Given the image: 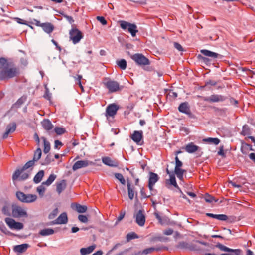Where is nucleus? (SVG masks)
Listing matches in <instances>:
<instances>
[{"mask_svg":"<svg viewBox=\"0 0 255 255\" xmlns=\"http://www.w3.org/2000/svg\"><path fill=\"white\" fill-rule=\"evenodd\" d=\"M163 249H167V248L163 247H158V248L151 247V248H147V249H145V250H144L142 252V253L146 255V254H150L152 252H153L154 251H160V250H162Z\"/></svg>","mask_w":255,"mask_h":255,"instance_id":"34","label":"nucleus"},{"mask_svg":"<svg viewBox=\"0 0 255 255\" xmlns=\"http://www.w3.org/2000/svg\"><path fill=\"white\" fill-rule=\"evenodd\" d=\"M44 185L42 184L37 188V191L39 193V194L42 196L45 191V188L44 186Z\"/></svg>","mask_w":255,"mask_h":255,"instance_id":"51","label":"nucleus"},{"mask_svg":"<svg viewBox=\"0 0 255 255\" xmlns=\"http://www.w3.org/2000/svg\"><path fill=\"white\" fill-rule=\"evenodd\" d=\"M200 52L204 55L209 57H205L201 55H199L198 56L200 59L202 60V61L206 64H210L211 63L212 60L211 58L216 59L218 58H221L222 57L220 54L215 52H212L208 50L203 49L201 50Z\"/></svg>","mask_w":255,"mask_h":255,"instance_id":"3","label":"nucleus"},{"mask_svg":"<svg viewBox=\"0 0 255 255\" xmlns=\"http://www.w3.org/2000/svg\"><path fill=\"white\" fill-rule=\"evenodd\" d=\"M116 63L118 66L122 70H125L127 68V61L124 59L117 60Z\"/></svg>","mask_w":255,"mask_h":255,"instance_id":"38","label":"nucleus"},{"mask_svg":"<svg viewBox=\"0 0 255 255\" xmlns=\"http://www.w3.org/2000/svg\"><path fill=\"white\" fill-rule=\"evenodd\" d=\"M103 83L110 93L120 91L123 87V86H120L118 82L112 80L109 78H105Z\"/></svg>","mask_w":255,"mask_h":255,"instance_id":"2","label":"nucleus"},{"mask_svg":"<svg viewBox=\"0 0 255 255\" xmlns=\"http://www.w3.org/2000/svg\"><path fill=\"white\" fill-rule=\"evenodd\" d=\"M18 69L15 67L7 66L0 71V79L5 80L13 78L18 74Z\"/></svg>","mask_w":255,"mask_h":255,"instance_id":"1","label":"nucleus"},{"mask_svg":"<svg viewBox=\"0 0 255 255\" xmlns=\"http://www.w3.org/2000/svg\"><path fill=\"white\" fill-rule=\"evenodd\" d=\"M37 199V196L34 194H25V203H31L35 201Z\"/></svg>","mask_w":255,"mask_h":255,"instance_id":"36","label":"nucleus"},{"mask_svg":"<svg viewBox=\"0 0 255 255\" xmlns=\"http://www.w3.org/2000/svg\"><path fill=\"white\" fill-rule=\"evenodd\" d=\"M174 47L177 49L179 51H183V48L182 46L178 43L177 42H174Z\"/></svg>","mask_w":255,"mask_h":255,"instance_id":"57","label":"nucleus"},{"mask_svg":"<svg viewBox=\"0 0 255 255\" xmlns=\"http://www.w3.org/2000/svg\"><path fill=\"white\" fill-rule=\"evenodd\" d=\"M120 27L124 30L128 29V32L131 34L132 37L135 36L138 32L137 26L135 24H132L126 21H121Z\"/></svg>","mask_w":255,"mask_h":255,"instance_id":"4","label":"nucleus"},{"mask_svg":"<svg viewBox=\"0 0 255 255\" xmlns=\"http://www.w3.org/2000/svg\"><path fill=\"white\" fill-rule=\"evenodd\" d=\"M137 238H138V236L134 232L128 233L127 235V239L128 241Z\"/></svg>","mask_w":255,"mask_h":255,"instance_id":"50","label":"nucleus"},{"mask_svg":"<svg viewBox=\"0 0 255 255\" xmlns=\"http://www.w3.org/2000/svg\"><path fill=\"white\" fill-rule=\"evenodd\" d=\"M44 172L43 170L39 171L34 176L33 181L35 183H39L44 176Z\"/></svg>","mask_w":255,"mask_h":255,"instance_id":"33","label":"nucleus"},{"mask_svg":"<svg viewBox=\"0 0 255 255\" xmlns=\"http://www.w3.org/2000/svg\"><path fill=\"white\" fill-rule=\"evenodd\" d=\"M216 84H217V82L215 81L212 80H207L205 82V86H207L209 85L214 86V85H216Z\"/></svg>","mask_w":255,"mask_h":255,"instance_id":"59","label":"nucleus"},{"mask_svg":"<svg viewBox=\"0 0 255 255\" xmlns=\"http://www.w3.org/2000/svg\"><path fill=\"white\" fill-rule=\"evenodd\" d=\"M16 195L19 200L22 202H24L25 194L22 192L18 191L16 192Z\"/></svg>","mask_w":255,"mask_h":255,"instance_id":"48","label":"nucleus"},{"mask_svg":"<svg viewBox=\"0 0 255 255\" xmlns=\"http://www.w3.org/2000/svg\"><path fill=\"white\" fill-rule=\"evenodd\" d=\"M68 222V217L66 213L63 212L55 220L52 221L50 225L66 224Z\"/></svg>","mask_w":255,"mask_h":255,"instance_id":"14","label":"nucleus"},{"mask_svg":"<svg viewBox=\"0 0 255 255\" xmlns=\"http://www.w3.org/2000/svg\"><path fill=\"white\" fill-rule=\"evenodd\" d=\"M41 139L43 141L44 143V148L43 152L44 153L47 154L49 152L50 150V144L48 141H47L45 137H42Z\"/></svg>","mask_w":255,"mask_h":255,"instance_id":"35","label":"nucleus"},{"mask_svg":"<svg viewBox=\"0 0 255 255\" xmlns=\"http://www.w3.org/2000/svg\"><path fill=\"white\" fill-rule=\"evenodd\" d=\"M54 231L51 228H45L41 230L39 234L42 236H46L53 234Z\"/></svg>","mask_w":255,"mask_h":255,"instance_id":"32","label":"nucleus"},{"mask_svg":"<svg viewBox=\"0 0 255 255\" xmlns=\"http://www.w3.org/2000/svg\"><path fill=\"white\" fill-rule=\"evenodd\" d=\"M118 109L119 107L115 104H111L109 105L106 108V117H114L116 114Z\"/></svg>","mask_w":255,"mask_h":255,"instance_id":"13","label":"nucleus"},{"mask_svg":"<svg viewBox=\"0 0 255 255\" xmlns=\"http://www.w3.org/2000/svg\"><path fill=\"white\" fill-rule=\"evenodd\" d=\"M56 178V176L54 174H52L49 176L46 181L42 182V184L49 186L55 180Z\"/></svg>","mask_w":255,"mask_h":255,"instance_id":"39","label":"nucleus"},{"mask_svg":"<svg viewBox=\"0 0 255 255\" xmlns=\"http://www.w3.org/2000/svg\"><path fill=\"white\" fill-rule=\"evenodd\" d=\"M89 165L88 160H79L76 162L72 166L73 171H76L79 169L86 167Z\"/></svg>","mask_w":255,"mask_h":255,"instance_id":"17","label":"nucleus"},{"mask_svg":"<svg viewBox=\"0 0 255 255\" xmlns=\"http://www.w3.org/2000/svg\"><path fill=\"white\" fill-rule=\"evenodd\" d=\"M232 254H226V253H223L221 254L220 255H239L241 253V250L239 249V251L238 252H232Z\"/></svg>","mask_w":255,"mask_h":255,"instance_id":"64","label":"nucleus"},{"mask_svg":"<svg viewBox=\"0 0 255 255\" xmlns=\"http://www.w3.org/2000/svg\"><path fill=\"white\" fill-rule=\"evenodd\" d=\"M28 247V245L27 244L16 245L14 247L13 250L15 252L22 253L26 251Z\"/></svg>","mask_w":255,"mask_h":255,"instance_id":"26","label":"nucleus"},{"mask_svg":"<svg viewBox=\"0 0 255 255\" xmlns=\"http://www.w3.org/2000/svg\"><path fill=\"white\" fill-rule=\"evenodd\" d=\"M16 125L15 123L10 124L6 127V129L5 132L3 135V138L6 139L9 133H12L16 130Z\"/></svg>","mask_w":255,"mask_h":255,"instance_id":"19","label":"nucleus"},{"mask_svg":"<svg viewBox=\"0 0 255 255\" xmlns=\"http://www.w3.org/2000/svg\"><path fill=\"white\" fill-rule=\"evenodd\" d=\"M130 138L137 144H139L143 138L142 131H134L133 133L130 135Z\"/></svg>","mask_w":255,"mask_h":255,"instance_id":"18","label":"nucleus"},{"mask_svg":"<svg viewBox=\"0 0 255 255\" xmlns=\"http://www.w3.org/2000/svg\"><path fill=\"white\" fill-rule=\"evenodd\" d=\"M159 178L157 174L153 172H150L148 183L151 184H155L159 180Z\"/></svg>","mask_w":255,"mask_h":255,"instance_id":"31","label":"nucleus"},{"mask_svg":"<svg viewBox=\"0 0 255 255\" xmlns=\"http://www.w3.org/2000/svg\"><path fill=\"white\" fill-rule=\"evenodd\" d=\"M58 213V209L57 208L54 209L52 212L49 215L48 218L49 219H54Z\"/></svg>","mask_w":255,"mask_h":255,"instance_id":"53","label":"nucleus"},{"mask_svg":"<svg viewBox=\"0 0 255 255\" xmlns=\"http://www.w3.org/2000/svg\"><path fill=\"white\" fill-rule=\"evenodd\" d=\"M206 215L208 217L215 218L221 221H226L228 219V216L225 214H214L207 213L206 214Z\"/></svg>","mask_w":255,"mask_h":255,"instance_id":"23","label":"nucleus"},{"mask_svg":"<svg viewBox=\"0 0 255 255\" xmlns=\"http://www.w3.org/2000/svg\"><path fill=\"white\" fill-rule=\"evenodd\" d=\"M204 199L206 202L208 203H212L213 201L216 202L217 201V200H215L214 197L208 194H206L205 195Z\"/></svg>","mask_w":255,"mask_h":255,"instance_id":"49","label":"nucleus"},{"mask_svg":"<svg viewBox=\"0 0 255 255\" xmlns=\"http://www.w3.org/2000/svg\"><path fill=\"white\" fill-rule=\"evenodd\" d=\"M166 172L170 176V182L171 184H173V183H175L176 182V179L175 177V173L173 172H170L168 168H166Z\"/></svg>","mask_w":255,"mask_h":255,"instance_id":"43","label":"nucleus"},{"mask_svg":"<svg viewBox=\"0 0 255 255\" xmlns=\"http://www.w3.org/2000/svg\"><path fill=\"white\" fill-rule=\"evenodd\" d=\"M26 100L27 96L25 95L22 96L12 105V108H18L20 107L26 101Z\"/></svg>","mask_w":255,"mask_h":255,"instance_id":"30","label":"nucleus"},{"mask_svg":"<svg viewBox=\"0 0 255 255\" xmlns=\"http://www.w3.org/2000/svg\"><path fill=\"white\" fill-rule=\"evenodd\" d=\"M175 167L174 170V173L176 175L177 177L182 179L183 177V174L186 172L184 169L181 168L183 165V163L179 160L178 156H176L175 158Z\"/></svg>","mask_w":255,"mask_h":255,"instance_id":"9","label":"nucleus"},{"mask_svg":"<svg viewBox=\"0 0 255 255\" xmlns=\"http://www.w3.org/2000/svg\"><path fill=\"white\" fill-rule=\"evenodd\" d=\"M250 134V128H249L246 126L245 125L243 127L242 130L241 132V134L245 136L247 135H248Z\"/></svg>","mask_w":255,"mask_h":255,"instance_id":"52","label":"nucleus"},{"mask_svg":"<svg viewBox=\"0 0 255 255\" xmlns=\"http://www.w3.org/2000/svg\"><path fill=\"white\" fill-rule=\"evenodd\" d=\"M70 39L74 44L78 43L83 37V33L76 27H72L69 32Z\"/></svg>","mask_w":255,"mask_h":255,"instance_id":"6","label":"nucleus"},{"mask_svg":"<svg viewBox=\"0 0 255 255\" xmlns=\"http://www.w3.org/2000/svg\"><path fill=\"white\" fill-rule=\"evenodd\" d=\"M102 162L110 167H117L119 165V162L118 160L112 159L109 157L105 156L102 158Z\"/></svg>","mask_w":255,"mask_h":255,"instance_id":"12","label":"nucleus"},{"mask_svg":"<svg viewBox=\"0 0 255 255\" xmlns=\"http://www.w3.org/2000/svg\"><path fill=\"white\" fill-rule=\"evenodd\" d=\"M7 224L12 229L20 230L23 228V225L20 222H17L14 219L8 218L6 220Z\"/></svg>","mask_w":255,"mask_h":255,"instance_id":"15","label":"nucleus"},{"mask_svg":"<svg viewBox=\"0 0 255 255\" xmlns=\"http://www.w3.org/2000/svg\"><path fill=\"white\" fill-rule=\"evenodd\" d=\"M96 245H93L87 248H82L80 250L81 255H86L91 253L95 249Z\"/></svg>","mask_w":255,"mask_h":255,"instance_id":"24","label":"nucleus"},{"mask_svg":"<svg viewBox=\"0 0 255 255\" xmlns=\"http://www.w3.org/2000/svg\"><path fill=\"white\" fill-rule=\"evenodd\" d=\"M183 148L184 149L186 152L189 153H192L198 151L200 149V147L195 145L193 142H191Z\"/></svg>","mask_w":255,"mask_h":255,"instance_id":"20","label":"nucleus"},{"mask_svg":"<svg viewBox=\"0 0 255 255\" xmlns=\"http://www.w3.org/2000/svg\"><path fill=\"white\" fill-rule=\"evenodd\" d=\"M218 154L219 155H221L223 157H225V153L224 152V146L222 145L220 147L219 151L218 152Z\"/></svg>","mask_w":255,"mask_h":255,"instance_id":"60","label":"nucleus"},{"mask_svg":"<svg viewBox=\"0 0 255 255\" xmlns=\"http://www.w3.org/2000/svg\"><path fill=\"white\" fill-rule=\"evenodd\" d=\"M203 141L211 144L217 145L220 143V140L217 138H211L209 137L203 139Z\"/></svg>","mask_w":255,"mask_h":255,"instance_id":"40","label":"nucleus"},{"mask_svg":"<svg viewBox=\"0 0 255 255\" xmlns=\"http://www.w3.org/2000/svg\"><path fill=\"white\" fill-rule=\"evenodd\" d=\"M67 183L65 180H62L56 183V191L60 194L66 187Z\"/></svg>","mask_w":255,"mask_h":255,"instance_id":"22","label":"nucleus"},{"mask_svg":"<svg viewBox=\"0 0 255 255\" xmlns=\"http://www.w3.org/2000/svg\"><path fill=\"white\" fill-rule=\"evenodd\" d=\"M54 132L57 135H62L66 132V129L62 127H56L54 128Z\"/></svg>","mask_w":255,"mask_h":255,"instance_id":"42","label":"nucleus"},{"mask_svg":"<svg viewBox=\"0 0 255 255\" xmlns=\"http://www.w3.org/2000/svg\"><path fill=\"white\" fill-rule=\"evenodd\" d=\"M31 169L28 170H23L22 172V168L17 169L12 175V179L15 181L19 178V180H24L27 179L31 173Z\"/></svg>","mask_w":255,"mask_h":255,"instance_id":"5","label":"nucleus"},{"mask_svg":"<svg viewBox=\"0 0 255 255\" xmlns=\"http://www.w3.org/2000/svg\"><path fill=\"white\" fill-rule=\"evenodd\" d=\"M202 100L210 103L223 102L226 98L221 95L213 94L209 97H201Z\"/></svg>","mask_w":255,"mask_h":255,"instance_id":"10","label":"nucleus"},{"mask_svg":"<svg viewBox=\"0 0 255 255\" xmlns=\"http://www.w3.org/2000/svg\"><path fill=\"white\" fill-rule=\"evenodd\" d=\"M127 187H128V196L130 200H132L134 197V187L133 186H131V183L129 182L128 179H127Z\"/></svg>","mask_w":255,"mask_h":255,"instance_id":"27","label":"nucleus"},{"mask_svg":"<svg viewBox=\"0 0 255 255\" xmlns=\"http://www.w3.org/2000/svg\"><path fill=\"white\" fill-rule=\"evenodd\" d=\"M178 110L180 112L186 114L190 113V108L188 106V103L187 102L181 103L178 107Z\"/></svg>","mask_w":255,"mask_h":255,"instance_id":"25","label":"nucleus"},{"mask_svg":"<svg viewBox=\"0 0 255 255\" xmlns=\"http://www.w3.org/2000/svg\"><path fill=\"white\" fill-rule=\"evenodd\" d=\"M41 27L47 33H51L54 30V26L51 23H42Z\"/></svg>","mask_w":255,"mask_h":255,"instance_id":"28","label":"nucleus"},{"mask_svg":"<svg viewBox=\"0 0 255 255\" xmlns=\"http://www.w3.org/2000/svg\"><path fill=\"white\" fill-rule=\"evenodd\" d=\"M114 175L115 178L119 180L122 184L124 185L126 184V181L122 174L116 173L114 174Z\"/></svg>","mask_w":255,"mask_h":255,"instance_id":"47","label":"nucleus"},{"mask_svg":"<svg viewBox=\"0 0 255 255\" xmlns=\"http://www.w3.org/2000/svg\"><path fill=\"white\" fill-rule=\"evenodd\" d=\"M42 155V151L41 149L40 148H38L35 151L34 156H33V161H37L41 157Z\"/></svg>","mask_w":255,"mask_h":255,"instance_id":"41","label":"nucleus"},{"mask_svg":"<svg viewBox=\"0 0 255 255\" xmlns=\"http://www.w3.org/2000/svg\"><path fill=\"white\" fill-rule=\"evenodd\" d=\"M75 210L79 213H85L87 210V207L85 205H81L79 204H75Z\"/></svg>","mask_w":255,"mask_h":255,"instance_id":"37","label":"nucleus"},{"mask_svg":"<svg viewBox=\"0 0 255 255\" xmlns=\"http://www.w3.org/2000/svg\"><path fill=\"white\" fill-rule=\"evenodd\" d=\"M34 162L33 160L29 161L27 162L22 168V172L23 170H28V169L30 167H32L34 164Z\"/></svg>","mask_w":255,"mask_h":255,"instance_id":"45","label":"nucleus"},{"mask_svg":"<svg viewBox=\"0 0 255 255\" xmlns=\"http://www.w3.org/2000/svg\"><path fill=\"white\" fill-rule=\"evenodd\" d=\"M8 63L7 60L4 58H0V70H2L5 68L7 66H8Z\"/></svg>","mask_w":255,"mask_h":255,"instance_id":"44","label":"nucleus"},{"mask_svg":"<svg viewBox=\"0 0 255 255\" xmlns=\"http://www.w3.org/2000/svg\"><path fill=\"white\" fill-rule=\"evenodd\" d=\"M140 193H141V195L142 197L144 198H148L150 196V195H147L146 194L145 191H144V189L143 188H142L141 189Z\"/></svg>","mask_w":255,"mask_h":255,"instance_id":"63","label":"nucleus"},{"mask_svg":"<svg viewBox=\"0 0 255 255\" xmlns=\"http://www.w3.org/2000/svg\"><path fill=\"white\" fill-rule=\"evenodd\" d=\"M168 95L173 98H176L177 97V93L174 92L172 90H170L168 93Z\"/></svg>","mask_w":255,"mask_h":255,"instance_id":"62","label":"nucleus"},{"mask_svg":"<svg viewBox=\"0 0 255 255\" xmlns=\"http://www.w3.org/2000/svg\"><path fill=\"white\" fill-rule=\"evenodd\" d=\"M173 230L171 228H169L164 231V234L166 235H171L173 234Z\"/></svg>","mask_w":255,"mask_h":255,"instance_id":"61","label":"nucleus"},{"mask_svg":"<svg viewBox=\"0 0 255 255\" xmlns=\"http://www.w3.org/2000/svg\"><path fill=\"white\" fill-rule=\"evenodd\" d=\"M16 21H17V23H19V24H24V25H28L27 23V21L21 19V18H15Z\"/></svg>","mask_w":255,"mask_h":255,"instance_id":"58","label":"nucleus"},{"mask_svg":"<svg viewBox=\"0 0 255 255\" xmlns=\"http://www.w3.org/2000/svg\"><path fill=\"white\" fill-rule=\"evenodd\" d=\"M54 147L56 149H59L63 144L58 140H56L54 142Z\"/></svg>","mask_w":255,"mask_h":255,"instance_id":"56","label":"nucleus"},{"mask_svg":"<svg viewBox=\"0 0 255 255\" xmlns=\"http://www.w3.org/2000/svg\"><path fill=\"white\" fill-rule=\"evenodd\" d=\"M54 161V159L52 157L50 154H48L45 159L42 163V165H48L50 164L52 161Z\"/></svg>","mask_w":255,"mask_h":255,"instance_id":"46","label":"nucleus"},{"mask_svg":"<svg viewBox=\"0 0 255 255\" xmlns=\"http://www.w3.org/2000/svg\"><path fill=\"white\" fill-rule=\"evenodd\" d=\"M96 18L103 25L107 24V20L105 19V18L104 17L98 16H97Z\"/></svg>","mask_w":255,"mask_h":255,"instance_id":"55","label":"nucleus"},{"mask_svg":"<svg viewBox=\"0 0 255 255\" xmlns=\"http://www.w3.org/2000/svg\"><path fill=\"white\" fill-rule=\"evenodd\" d=\"M78 218L82 223H87L88 222V218L85 215H79Z\"/></svg>","mask_w":255,"mask_h":255,"instance_id":"54","label":"nucleus"},{"mask_svg":"<svg viewBox=\"0 0 255 255\" xmlns=\"http://www.w3.org/2000/svg\"><path fill=\"white\" fill-rule=\"evenodd\" d=\"M177 248L179 249H188L190 250H195L196 249L194 245H189L184 241L179 242L177 245Z\"/></svg>","mask_w":255,"mask_h":255,"instance_id":"21","label":"nucleus"},{"mask_svg":"<svg viewBox=\"0 0 255 255\" xmlns=\"http://www.w3.org/2000/svg\"><path fill=\"white\" fill-rule=\"evenodd\" d=\"M130 57L139 65H147L150 64L149 60L142 54L136 53L131 55Z\"/></svg>","mask_w":255,"mask_h":255,"instance_id":"7","label":"nucleus"},{"mask_svg":"<svg viewBox=\"0 0 255 255\" xmlns=\"http://www.w3.org/2000/svg\"><path fill=\"white\" fill-rule=\"evenodd\" d=\"M12 214L14 218L26 217L27 216V212L22 207L17 205L12 206Z\"/></svg>","mask_w":255,"mask_h":255,"instance_id":"8","label":"nucleus"},{"mask_svg":"<svg viewBox=\"0 0 255 255\" xmlns=\"http://www.w3.org/2000/svg\"><path fill=\"white\" fill-rule=\"evenodd\" d=\"M42 126L44 129L49 132V134L53 135V132L49 131L53 128V125L49 119H44L41 122Z\"/></svg>","mask_w":255,"mask_h":255,"instance_id":"16","label":"nucleus"},{"mask_svg":"<svg viewBox=\"0 0 255 255\" xmlns=\"http://www.w3.org/2000/svg\"><path fill=\"white\" fill-rule=\"evenodd\" d=\"M217 248H218L220 250L224 252H238L239 251V249H232L223 245L222 244L218 243L216 245Z\"/></svg>","mask_w":255,"mask_h":255,"instance_id":"29","label":"nucleus"},{"mask_svg":"<svg viewBox=\"0 0 255 255\" xmlns=\"http://www.w3.org/2000/svg\"><path fill=\"white\" fill-rule=\"evenodd\" d=\"M136 223L140 226H144L145 222V216L143 210H139L134 215Z\"/></svg>","mask_w":255,"mask_h":255,"instance_id":"11","label":"nucleus"}]
</instances>
